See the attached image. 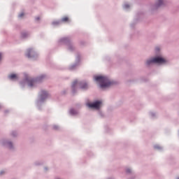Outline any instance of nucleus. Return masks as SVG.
Returning a JSON list of instances; mask_svg holds the SVG:
<instances>
[{
    "label": "nucleus",
    "instance_id": "f257e3e1",
    "mask_svg": "<svg viewBox=\"0 0 179 179\" xmlns=\"http://www.w3.org/2000/svg\"><path fill=\"white\" fill-rule=\"evenodd\" d=\"M94 79L96 82H99L100 83V86L102 89H104V87H110L111 85L113 84L110 80L107 77L105 76H95Z\"/></svg>",
    "mask_w": 179,
    "mask_h": 179
},
{
    "label": "nucleus",
    "instance_id": "f03ea898",
    "mask_svg": "<svg viewBox=\"0 0 179 179\" xmlns=\"http://www.w3.org/2000/svg\"><path fill=\"white\" fill-rule=\"evenodd\" d=\"M166 62L167 61L162 57H154L147 61V65H150V64H166Z\"/></svg>",
    "mask_w": 179,
    "mask_h": 179
},
{
    "label": "nucleus",
    "instance_id": "7ed1b4c3",
    "mask_svg": "<svg viewBox=\"0 0 179 179\" xmlns=\"http://www.w3.org/2000/svg\"><path fill=\"white\" fill-rule=\"evenodd\" d=\"M87 106L90 107V108H96V110H99L100 106H101V101H97L93 103H87Z\"/></svg>",
    "mask_w": 179,
    "mask_h": 179
},
{
    "label": "nucleus",
    "instance_id": "20e7f679",
    "mask_svg": "<svg viewBox=\"0 0 179 179\" xmlns=\"http://www.w3.org/2000/svg\"><path fill=\"white\" fill-rule=\"evenodd\" d=\"M48 97V92L45 91H42L41 95V101L45 100Z\"/></svg>",
    "mask_w": 179,
    "mask_h": 179
},
{
    "label": "nucleus",
    "instance_id": "39448f33",
    "mask_svg": "<svg viewBox=\"0 0 179 179\" xmlns=\"http://www.w3.org/2000/svg\"><path fill=\"white\" fill-rule=\"evenodd\" d=\"M9 79H10V80H17V75L15 74V73H12L8 76Z\"/></svg>",
    "mask_w": 179,
    "mask_h": 179
},
{
    "label": "nucleus",
    "instance_id": "423d86ee",
    "mask_svg": "<svg viewBox=\"0 0 179 179\" xmlns=\"http://www.w3.org/2000/svg\"><path fill=\"white\" fill-rule=\"evenodd\" d=\"M27 84L29 85V86H33V85H34V82H36V81L34 80L27 79Z\"/></svg>",
    "mask_w": 179,
    "mask_h": 179
},
{
    "label": "nucleus",
    "instance_id": "0eeeda50",
    "mask_svg": "<svg viewBox=\"0 0 179 179\" xmlns=\"http://www.w3.org/2000/svg\"><path fill=\"white\" fill-rule=\"evenodd\" d=\"M30 52H31V49H29V50H27V52L26 55H27V57L28 58H31V56L30 55Z\"/></svg>",
    "mask_w": 179,
    "mask_h": 179
},
{
    "label": "nucleus",
    "instance_id": "6e6552de",
    "mask_svg": "<svg viewBox=\"0 0 179 179\" xmlns=\"http://www.w3.org/2000/svg\"><path fill=\"white\" fill-rule=\"evenodd\" d=\"M81 89H87V84L86 83H82Z\"/></svg>",
    "mask_w": 179,
    "mask_h": 179
},
{
    "label": "nucleus",
    "instance_id": "1a4fd4ad",
    "mask_svg": "<svg viewBox=\"0 0 179 179\" xmlns=\"http://www.w3.org/2000/svg\"><path fill=\"white\" fill-rule=\"evenodd\" d=\"M69 20V18L68 17H64L62 18V22H68Z\"/></svg>",
    "mask_w": 179,
    "mask_h": 179
},
{
    "label": "nucleus",
    "instance_id": "9d476101",
    "mask_svg": "<svg viewBox=\"0 0 179 179\" xmlns=\"http://www.w3.org/2000/svg\"><path fill=\"white\" fill-rule=\"evenodd\" d=\"M76 85H78V81H77V80H76V81H74V82L73 83V84H72V87H75L76 86Z\"/></svg>",
    "mask_w": 179,
    "mask_h": 179
},
{
    "label": "nucleus",
    "instance_id": "9b49d317",
    "mask_svg": "<svg viewBox=\"0 0 179 179\" xmlns=\"http://www.w3.org/2000/svg\"><path fill=\"white\" fill-rule=\"evenodd\" d=\"M70 113H71V114H73V115H75V114H76V110H73V109H71Z\"/></svg>",
    "mask_w": 179,
    "mask_h": 179
},
{
    "label": "nucleus",
    "instance_id": "f8f14e48",
    "mask_svg": "<svg viewBox=\"0 0 179 179\" xmlns=\"http://www.w3.org/2000/svg\"><path fill=\"white\" fill-rule=\"evenodd\" d=\"M24 16V13H21L20 15H19V17H23Z\"/></svg>",
    "mask_w": 179,
    "mask_h": 179
},
{
    "label": "nucleus",
    "instance_id": "ddd939ff",
    "mask_svg": "<svg viewBox=\"0 0 179 179\" xmlns=\"http://www.w3.org/2000/svg\"><path fill=\"white\" fill-rule=\"evenodd\" d=\"M163 3V0H159V6Z\"/></svg>",
    "mask_w": 179,
    "mask_h": 179
},
{
    "label": "nucleus",
    "instance_id": "4468645a",
    "mask_svg": "<svg viewBox=\"0 0 179 179\" xmlns=\"http://www.w3.org/2000/svg\"><path fill=\"white\" fill-rule=\"evenodd\" d=\"M124 8L127 9V8H129V5H128V4H124Z\"/></svg>",
    "mask_w": 179,
    "mask_h": 179
},
{
    "label": "nucleus",
    "instance_id": "2eb2a0df",
    "mask_svg": "<svg viewBox=\"0 0 179 179\" xmlns=\"http://www.w3.org/2000/svg\"><path fill=\"white\" fill-rule=\"evenodd\" d=\"M26 36H27V34H22V37H26Z\"/></svg>",
    "mask_w": 179,
    "mask_h": 179
},
{
    "label": "nucleus",
    "instance_id": "dca6fc26",
    "mask_svg": "<svg viewBox=\"0 0 179 179\" xmlns=\"http://www.w3.org/2000/svg\"><path fill=\"white\" fill-rule=\"evenodd\" d=\"M9 148H12V143H8Z\"/></svg>",
    "mask_w": 179,
    "mask_h": 179
},
{
    "label": "nucleus",
    "instance_id": "f3484780",
    "mask_svg": "<svg viewBox=\"0 0 179 179\" xmlns=\"http://www.w3.org/2000/svg\"><path fill=\"white\" fill-rule=\"evenodd\" d=\"M43 78H44V76H41V77H39V80H41Z\"/></svg>",
    "mask_w": 179,
    "mask_h": 179
},
{
    "label": "nucleus",
    "instance_id": "a211bd4d",
    "mask_svg": "<svg viewBox=\"0 0 179 179\" xmlns=\"http://www.w3.org/2000/svg\"><path fill=\"white\" fill-rule=\"evenodd\" d=\"M1 59H2V54L1 53H0V61H1Z\"/></svg>",
    "mask_w": 179,
    "mask_h": 179
},
{
    "label": "nucleus",
    "instance_id": "6ab92c4d",
    "mask_svg": "<svg viewBox=\"0 0 179 179\" xmlns=\"http://www.w3.org/2000/svg\"><path fill=\"white\" fill-rule=\"evenodd\" d=\"M4 173H5L4 171H1L0 175L2 176V174H3Z\"/></svg>",
    "mask_w": 179,
    "mask_h": 179
},
{
    "label": "nucleus",
    "instance_id": "aec40b11",
    "mask_svg": "<svg viewBox=\"0 0 179 179\" xmlns=\"http://www.w3.org/2000/svg\"><path fill=\"white\" fill-rule=\"evenodd\" d=\"M127 173H131V170L127 169Z\"/></svg>",
    "mask_w": 179,
    "mask_h": 179
},
{
    "label": "nucleus",
    "instance_id": "412c9836",
    "mask_svg": "<svg viewBox=\"0 0 179 179\" xmlns=\"http://www.w3.org/2000/svg\"><path fill=\"white\" fill-rule=\"evenodd\" d=\"M155 149H159V146H155Z\"/></svg>",
    "mask_w": 179,
    "mask_h": 179
},
{
    "label": "nucleus",
    "instance_id": "4be33fe9",
    "mask_svg": "<svg viewBox=\"0 0 179 179\" xmlns=\"http://www.w3.org/2000/svg\"><path fill=\"white\" fill-rule=\"evenodd\" d=\"M57 23H58V22H53L54 24H57Z\"/></svg>",
    "mask_w": 179,
    "mask_h": 179
},
{
    "label": "nucleus",
    "instance_id": "5701e85b",
    "mask_svg": "<svg viewBox=\"0 0 179 179\" xmlns=\"http://www.w3.org/2000/svg\"><path fill=\"white\" fill-rule=\"evenodd\" d=\"M157 51H159V48H157Z\"/></svg>",
    "mask_w": 179,
    "mask_h": 179
},
{
    "label": "nucleus",
    "instance_id": "b1692460",
    "mask_svg": "<svg viewBox=\"0 0 179 179\" xmlns=\"http://www.w3.org/2000/svg\"><path fill=\"white\" fill-rule=\"evenodd\" d=\"M37 19V20H38V19H40V18H36Z\"/></svg>",
    "mask_w": 179,
    "mask_h": 179
},
{
    "label": "nucleus",
    "instance_id": "393cba45",
    "mask_svg": "<svg viewBox=\"0 0 179 179\" xmlns=\"http://www.w3.org/2000/svg\"><path fill=\"white\" fill-rule=\"evenodd\" d=\"M177 179H179V178H178Z\"/></svg>",
    "mask_w": 179,
    "mask_h": 179
},
{
    "label": "nucleus",
    "instance_id": "a878e982",
    "mask_svg": "<svg viewBox=\"0 0 179 179\" xmlns=\"http://www.w3.org/2000/svg\"><path fill=\"white\" fill-rule=\"evenodd\" d=\"M0 108H1V106H0Z\"/></svg>",
    "mask_w": 179,
    "mask_h": 179
}]
</instances>
